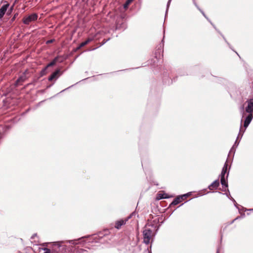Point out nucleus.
Segmentation results:
<instances>
[{
	"mask_svg": "<svg viewBox=\"0 0 253 253\" xmlns=\"http://www.w3.org/2000/svg\"><path fill=\"white\" fill-rule=\"evenodd\" d=\"M187 195L185 194L182 196H179L175 198L171 203V205H176L180 203L182 200H184L187 197Z\"/></svg>",
	"mask_w": 253,
	"mask_h": 253,
	"instance_id": "obj_6",
	"label": "nucleus"
},
{
	"mask_svg": "<svg viewBox=\"0 0 253 253\" xmlns=\"http://www.w3.org/2000/svg\"><path fill=\"white\" fill-rule=\"evenodd\" d=\"M60 72V70H56L54 72H53L50 77L48 78V81H51L53 79H56L59 77V74Z\"/></svg>",
	"mask_w": 253,
	"mask_h": 253,
	"instance_id": "obj_10",
	"label": "nucleus"
},
{
	"mask_svg": "<svg viewBox=\"0 0 253 253\" xmlns=\"http://www.w3.org/2000/svg\"><path fill=\"white\" fill-rule=\"evenodd\" d=\"M222 190L223 191H226V188H225V187H223V188H222Z\"/></svg>",
	"mask_w": 253,
	"mask_h": 253,
	"instance_id": "obj_26",
	"label": "nucleus"
},
{
	"mask_svg": "<svg viewBox=\"0 0 253 253\" xmlns=\"http://www.w3.org/2000/svg\"><path fill=\"white\" fill-rule=\"evenodd\" d=\"M59 58V56L56 57L51 62L48 63L46 65V67L48 68L49 67L54 66L56 64V63L57 62H61L62 61V60L59 61V60H58Z\"/></svg>",
	"mask_w": 253,
	"mask_h": 253,
	"instance_id": "obj_13",
	"label": "nucleus"
},
{
	"mask_svg": "<svg viewBox=\"0 0 253 253\" xmlns=\"http://www.w3.org/2000/svg\"><path fill=\"white\" fill-rule=\"evenodd\" d=\"M252 210H253V209H252Z\"/></svg>",
	"mask_w": 253,
	"mask_h": 253,
	"instance_id": "obj_33",
	"label": "nucleus"
},
{
	"mask_svg": "<svg viewBox=\"0 0 253 253\" xmlns=\"http://www.w3.org/2000/svg\"><path fill=\"white\" fill-rule=\"evenodd\" d=\"M152 231L148 228H145L143 231V242L148 245L150 243L152 236Z\"/></svg>",
	"mask_w": 253,
	"mask_h": 253,
	"instance_id": "obj_2",
	"label": "nucleus"
},
{
	"mask_svg": "<svg viewBox=\"0 0 253 253\" xmlns=\"http://www.w3.org/2000/svg\"><path fill=\"white\" fill-rule=\"evenodd\" d=\"M238 218H239V217H237V218H235V219H234V220L231 222V223H233V222H234L235 220L237 219Z\"/></svg>",
	"mask_w": 253,
	"mask_h": 253,
	"instance_id": "obj_28",
	"label": "nucleus"
},
{
	"mask_svg": "<svg viewBox=\"0 0 253 253\" xmlns=\"http://www.w3.org/2000/svg\"><path fill=\"white\" fill-rule=\"evenodd\" d=\"M93 40V39L91 38H88L85 41H84V42H82L80 44V45L78 47H77L76 50H79L81 47L84 46V45H86L89 42H90L92 41Z\"/></svg>",
	"mask_w": 253,
	"mask_h": 253,
	"instance_id": "obj_12",
	"label": "nucleus"
},
{
	"mask_svg": "<svg viewBox=\"0 0 253 253\" xmlns=\"http://www.w3.org/2000/svg\"><path fill=\"white\" fill-rule=\"evenodd\" d=\"M134 0H126V2L124 4V8L125 9H126L130 3L133 1Z\"/></svg>",
	"mask_w": 253,
	"mask_h": 253,
	"instance_id": "obj_16",
	"label": "nucleus"
},
{
	"mask_svg": "<svg viewBox=\"0 0 253 253\" xmlns=\"http://www.w3.org/2000/svg\"><path fill=\"white\" fill-rule=\"evenodd\" d=\"M42 250L44 251V253H51L50 250L48 248H44L42 249Z\"/></svg>",
	"mask_w": 253,
	"mask_h": 253,
	"instance_id": "obj_20",
	"label": "nucleus"
},
{
	"mask_svg": "<svg viewBox=\"0 0 253 253\" xmlns=\"http://www.w3.org/2000/svg\"><path fill=\"white\" fill-rule=\"evenodd\" d=\"M27 72V71H26L24 74L20 77L18 80H17V82H23L27 79V77L26 75V73Z\"/></svg>",
	"mask_w": 253,
	"mask_h": 253,
	"instance_id": "obj_14",
	"label": "nucleus"
},
{
	"mask_svg": "<svg viewBox=\"0 0 253 253\" xmlns=\"http://www.w3.org/2000/svg\"><path fill=\"white\" fill-rule=\"evenodd\" d=\"M248 103L247 106L245 108V112L244 111V107H242L241 108V112L242 113V118L244 117L245 115V112L248 113H253V99H250L247 101ZM243 119H242L241 121V126H242V122Z\"/></svg>",
	"mask_w": 253,
	"mask_h": 253,
	"instance_id": "obj_1",
	"label": "nucleus"
},
{
	"mask_svg": "<svg viewBox=\"0 0 253 253\" xmlns=\"http://www.w3.org/2000/svg\"><path fill=\"white\" fill-rule=\"evenodd\" d=\"M47 68H46V67L43 68L41 71V76H42L46 74V70H47Z\"/></svg>",
	"mask_w": 253,
	"mask_h": 253,
	"instance_id": "obj_17",
	"label": "nucleus"
},
{
	"mask_svg": "<svg viewBox=\"0 0 253 253\" xmlns=\"http://www.w3.org/2000/svg\"><path fill=\"white\" fill-rule=\"evenodd\" d=\"M227 166H228V165H227V161H226L224 165L223 169H227Z\"/></svg>",
	"mask_w": 253,
	"mask_h": 253,
	"instance_id": "obj_23",
	"label": "nucleus"
},
{
	"mask_svg": "<svg viewBox=\"0 0 253 253\" xmlns=\"http://www.w3.org/2000/svg\"><path fill=\"white\" fill-rule=\"evenodd\" d=\"M63 243V242L55 243L53 245V251L57 253H64L65 246Z\"/></svg>",
	"mask_w": 253,
	"mask_h": 253,
	"instance_id": "obj_3",
	"label": "nucleus"
},
{
	"mask_svg": "<svg viewBox=\"0 0 253 253\" xmlns=\"http://www.w3.org/2000/svg\"><path fill=\"white\" fill-rule=\"evenodd\" d=\"M159 197H160V198H159L160 199L165 198V197H164L162 195H160Z\"/></svg>",
	"mask_w": 253,
	"mask_h": 253,
	"instance_id": "obj_27",
	"label": "nucleus"
},
{
	"mask_svg": "<svg viewBox=\"0 0 253 253\" xmlns=\"http://www.w3.org/2000/svg\"><path fill=\"white\" fill-rule=\"evenodd\" d=\"M77 241V240H73L69 241H68V242H69V243L72 244L76 245L78 244Z\"/></svg>",
	"mask_w": 253,
	"mask_h": 253,
	"instance_id": "obj_21",
	"label": "nucleus"
},
{
	"mask_svg": "<svg viewBox=\"0 0 253 253\" xmlns=\"http://www.w3.org/2000/svg\"><path fill=\"white\" fill-rule=\"evenodd\" d=\"M38 19V15L36 13H33L23 19V22L25 25H29L32 22L35 21Z\"/></svg>",
	"mask_w": 253,
	"mask_h": 253,
	"instance_id": "obj_5",
	"label": "nucleus"
},
{
	"mask_svg": "<svg viewBox=\"0 0 253 253\" xmlns=\"http://www.w3.org/2000/svg\"><path fill=\"white\" fill-rule=\"evenodd\" d=\"M219 253L218 251H217L216 253Z\"/></svg>",
	"mask_w": 253,
	"mask_h": 253,
	"instance_id": "obj_32",
	"label": "nucleus"
},
{
	"mask_svg": "<svg viewBox=\"0 0 253 253\" xmlns=\"http://www.w3.org/2000/svg\"><path fill=\"white\" fill-rule=\"evenodd\" d=\"M80 251H81V253H83L84 251L83 249H80Z\"/></svg>",
	"mask_w": 253,
	"mask_h": 253,
	"instance_id": "obj_30",
	"label": "nucleus"
},
{
	"mask_svg": "<svg viewBox=\"0 0 253 253\" xmlns=\"http://www.w3.org/2000/svg\"><path fill=\"white\" fill-rule=\"evenodd\" d=\"M52 41H52V40H49V41H47L46 43H51V42H52Z\"/></svg>",
	"mask_w": 253,
	"mask_h": 253,
	"instance_id": "obj_25",
	"label": "nucleus"
},
{
	"mask_svg": "<svg viewBox=\"0 0 253 253\" xmlns=\"http://www.w3.org/2000/svg\"><path fill=\"white\" fill-rule=\"evenodd\" d=\"M135 215V212H132L125 219H121L116 222L115 227L118 229L121 228V226L125 225L128 220L132 217L133 216Z\"/></svg>",
	"mask_w": 253,
	"mask_h": 253,
	"instance_id": "obj_4",
	"label": "nucleus"
},
{
	"mask_svg": "<svg viewBox=\"0 0 253 253\" xmlns=\"http://www.w3.org/2000/svg\"><path fill=\"white\" fill-rule=\"evenodd\" d=\"M220 177H221L220 181H221V185H222L223 187H225V188H227L228 184L225 179V177H223V176H220Z\"/></svg>",
	"mask_w": 253,
	"mask_h": 253,
	"instance_id": "obj_15",
	"label": "nucleus"
},
{
	"mask_svg": "<svg viewBox=\"0 0 253 253\" xmlns=\"http://www.w3.org/2000/svg\"><path fill=\"white\" fill-rule=\"evenodd\" d=\"M253 119V114L250 113L248 115V116L246 117L244 123V126L245 128V129L249 126V124L251 122L252 120Z\"/></svg>",
	"mask_w": 253,
	"mask_h": 253,
	"instance_id": "obj_7",
	"label": "nucleus"
},
{
	"mask_svg": "<svg viewBox=\"0 0 253 253\" xmlns=\"http://www.w3.org/2000/svg\"><path fill=\"white\" fill-rule=\"evenodd\" d=\"M9 4H6L3 5L0 8V19L3 16Z\"/></svg>",
	"mask_w": 253,
	"mask_h": 253,
	"instance_id": "obj_9",
	"label": "nucleus"
},
{
	"mask_svg": "<svg viewBox=\"0 0 253 253\" xmlns=\"http://www.w3.org/2000/svg\"><path fill=\"white\" fill-rule=\"evenodd\" d=\"M233 201L234 202L235 205L236 206V202L235 200L234 199H233Z\"/></svg>",
	"mask_w": 253,
	"mask_h": 253,
	"instance_id": "obj_29",
	"label": "nucleus"
},
{
	"mask_svg": "<svg viewBox=\"0 0 253 253\" xmlns=\"http://www.w3.org/2000/svg\"><path fill=\"white\" fill-rule=\"evenodd\" d=\"M171 0H169V1H168V2L167 6V7L166 13H167V11H168V10L169 7V4H170V2H171Z\"/></svg>",
	"mask_w": 253,
	"mask_h": 253,
	"instance_id": "obj_22",
	"label": "nucleus"
},
{
	"mask_svg": "<svg viewBox=\"0 0 253 253\" xmlns=\"http://www.w3.org/2000/svg\"><path fill=\"white\" fill-rule=\"evenodd\" d=\"M195 5L197 6V7L198 8V9L201 11V12L202 13V14L203 15V16L206 18L209 21H210V20L208 18V17L206 16V15H205L204 12L201 10L197 5L196 4H195Z\"/></svg>",
	"mask_w": 253,
	"mask_h": 253,
	"instance_id": "obj_19",
	"label": "nucleus"
},
{
	"mask_svg": "<svg viewBox=\"0 0 253 253\" xmlns=\"http://www.w3.org/2000/svg\"><path fill=\"white\" fill-rule=\"evenodd\" d=\"M236 53H237V54L239 56V54H238V53L236 52Z\"/></svg>",
	"mask_w": 253,
	"mask_h": 253,
	"instance_id": "obj_31",
	"label": "nucleus"
},
{
	"mask_svg": "<svg viewBox=\"0 0 253 253\" xmlns=\"http://www.w3.org/2000/svg\"><path fill=\"white\" fill-rule=\"evenodd\" d=\"M18 15V14L16 13V14H15L13 16V17L11 19V21H13L16 18V16Z\"/></svg>",
	"mask_w": 253,
	"mask_h": 253,
	"instance_id": "obj_24",
	"label": "nucleus"
},
{
	"mask_svg": "<svg viewBox=\"0 0 253 253\" xmlns=\"http://www.w3.org/2000/svg\"><path fill=\"white\" fill-rule=\"evenodd\" d=\"M219 185V182L218 179L214 181L212 183H211L209 186L208 188L210 190H212L213 189H216Z\"/></svg>",
	"mask_w": 253,
	"mask_h": 253,
	"instance_id": "obj_8",
	"label": "nucleus"
},
{
	"mask_svg": "<svg viewBox=\"0 0 253 253\" xmlns=\"http://www.w3.org/2000/svg\"><path fill=\"white\" fill-rule=\"evenodd\" d=\"M240 131H241V129L240 130ZM243 133H244V132L242 133H241V132H239L238 136L237 137V139L235 142L234 145L233 146V147L231 148V149L230 150V152H235V150L234 149V147L235 146L237 147L239 145V142H237V140L239 138L240 136V139L242 138V137L243 135Z\"/></svg>",
	"mask_w": 253,
	"mask_h": 253,
	"instance_id": "obj_11",
	"label": "nucleus"
},
{
	"mask_svg": "<svg viewBox=\"0 0 253 253\" xmlns=\"http://www.w3.org/2000/svg\"><path fill=\"white\" fill-rule=\"evenodd\" d=\"M227 169L222 168V171L221 172L220 176L225 177V174L227 172Z\"/></svg>",
	"mask_w": 253,
	"mask_h": 253,
	"instance_id": "obj_18",
	"label": "nucleus"
}]
</instances>
